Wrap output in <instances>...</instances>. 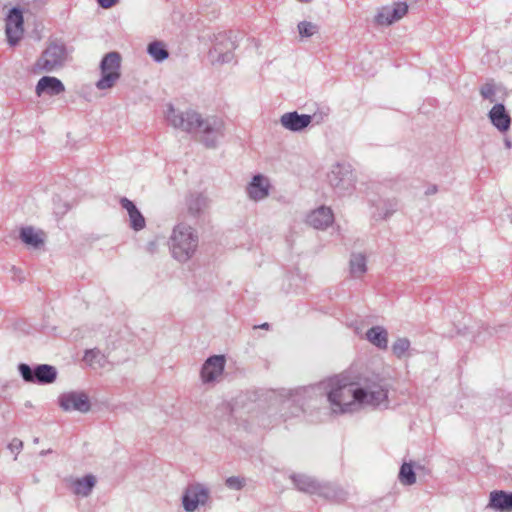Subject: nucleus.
Returning a JSON list of instances; mask_svg holds the SVG:
<instances>
[{"label": "nucleus", "instance_id": "11", "mask_svg": "<svg viewBox=\"0 0 512 512\" xmlns=\"http://www.w3.org/2000/svg\"><path fill=\"white\" fill-rule=\"evenodd\" d=\"M327 180L331 187L342 193L353 187L354 177L350 165L336 163L331 166L327 174Z\"/></svg>", "mask_w": 512, "mask_h": 512}, {"label": "nucleus", "instance_id": "7", "mask_svg": "<svg viewBox=\"0 0 512 512\" xmlns=\"http://www.w3.org/2000/svg\"><path fill=\"white\" fill-rule=\"evenodd\" d=\"M211 498V491L206 484L193 482L188 484L182 496V506L186 512H195L206 506Z\"/></svg>", "mask_w": 512, "mask_h": 512}, {"label": "nucleus", "instance_id": "19", "mask_svg": "<svg viewBox=\"0 0 512 512\" xmlns=\"http://www.w3.org/2000/svg\"><path fill=\"white\" fill-rule=\"evenodd\" d=\"M334 221V215L329 207L321 206L313 210L307 217V223L315 229L325 230Z\"/></svg>", "mask_w": 512, "mask_h": 512}, {"label": "nucleus", "instance_id": "40", "mask_svg": "<svg viewBox=\"0 0 512 512\" xmlns=\"http://www.w3.org/2000/svg\"><path fill=\"white\" fill-rule=\"evenodd\" d=\"M438 191V188L436 185H430L426 190H425V195L429 196V195H433V194H436Z\"/></svg>", "mask_w": 512, "mask_h": 512}, {"label": "nucleus", "instance_id": "18", "mask_svg": "<svg viewBox=\"0 0 512 512\" xmlns=\"http://www.w3.org/2000/svg\"><path fill=\"white\" fill-rule=\"evenodd\" d=\"M64 91L65 86L61 80L52 76H43L39 79L35 87V93L38 97L42 95L58 96Z\"/></svg>", "mask_w": 512, "mask_h": 512}, {"label": "nucleus", "instance_id": "34", "mask_svg": "<svg viewBox=\"0 0 512 512\" xmlns=\"http://www.w3.org/2000/svg\"><path fill=\"white\" fill-rule=\"evenodd\" d=\"M410 347V342L406 338L397 339L392 345L393 353L398 357L402 358Z\"/></svg>", "mask_w": 512, "mask_h": 512}, {"label": "nucleus", "instance_id": "21", "mask_svg": "<svg viewBox=\"0 0 512 512\" xmlns=\"http://www.w3.org/2000/svg\"><path fill=\"white\" fill-rule=\"evenodd\" d=\"M120 203L122 208L125 209L128 213L130 227L135 231L144 229L146 221L136 205L125 197L120 200Z\"/></svg>", "mask_w": 512, "mask_h": 512}, {"label": "nucleus", "instance_id": "13", "mask_svg": "<svg viewBox=\"0 0 512 512\" xmlns=\"http://www.w3.org/2000/svg\"><path fill=\"white\" fill-rule=\"evenodd\" d=\"M210 199L201 192H190L184 199V210L191 219H200L209 209Z\"/></svg>", "mask_w": 512, "mask_h": 512}, {"label": "nucleus", "instance_id": "28", "mask_svg": "<svg viewBox=\"0 0 512 512\" xmlns=\"http://www.w3.org/2000/svg\"><path fill=\"white\" fill-rule=\"evenodd\" d=\"M349 268L352 277H362L367 271L366 256L363 253H352L349 261Z\"/></svg>", "mask_w": 512, "mask_h": 512}, {"label": "nucleus", "instance_id": "23", "mask_svg": "<svg viewBox=\"0 0 512 512\" xmlns=\"http://www.w3.org/2000/svg\"><path fill=\"white\" fill-rule=\"evenodd\" d=\"M489 508L507 512L512 510V492L502 490L492 491L490 493Z\"/></svg>", "mask_w": 512, "mask_h": 512}, {"label": "nucleus", "instance_id": "41", "mask_svg": "<svg viewBox=\"0 0 512 512\" xmlns=\"http://www.w3.org/2000/svg\"><path fill=\"white\" fill-rule=\"evenodd\" d=\"M260 327L263 328V329H267L269 327V324L268 323H264Z\"/></svg>", "mask_w": 512, "mask_h": 512}, {"label": "nucleus", "instance_id": "31", "mask_svg": "<svg viewBox=\"0 0 512 512\" xmlns=\"http://www.w3.org/2000/svg\"><path fill=\"white\" fill-rule=\"evenodd\" d=\"M148 54L157 62H162L169 57L166 45L161 41H153L147 47Z\"/></svg>", "mask_w": 512, "mask_h": 512}, {"label": "nucleus", "instance_id": "25", "mask_svg": "<svg viewBox=\"0 0 512 512\" xmlns=\"http://www.w3.org/2000/svg\"><path fill=\"white\" fill-rule=\"evenodd\" d=\"M44 236L42 231L31 226L21 228L19 234L21 241L33 249H38L44 244Z\"/></svg>", "mask_w": 512, "mask_h": 512}, {"label": "nucleus", "instance_id": "37", "mask_svg": "<svg viewBox=\"0 0 512 512\" xmlns=\"http://www.w3.org/2000/svg\"><path fill=\"white\" fill-rule=\"evenodd\" d=\"M22 446H23V443L22 441H20L19 439H13L10 444H9V449L11 450V452H15V453H19L20 450L22 449Z\"/></svg>", "mask_w": 512, "mask_h": 512}, {"label": "nucleus", "instance_id": "12", "mask_svg": "<svg viewBox=\"0 0 512 512\" xmlns=\"http://www.w3.org/2000/svg\"><path fill=\"white\" fill-rule=\"evenodd\" d=\"M407 12L408 5L406 2H396L379 8L374 21L377 25L389 26L401 20Z\"/></svg>", "mask_w": 512, "mask_h": 512}, {"label": "nucleus", "instance_id": "4", "mask_svg": "<svg viewBox=\"0 0 512 512\" xmlns=\"http://www.w3.org/2000/svg\"><path fill=\"white\" fill-rule=\"evenodd\" d=\"M69 60V51L66 45L59 40H52L42 52L35 63V70L43 73L57 71L65 66Z\"/></svg>", "mask_w": 512, "mask_h": 512}, {"label": "nucleus", "instance_id": "10", "mask_svg": "<svg viewBox=\"0 0 512 512\" xmlns=\"http://www.w3.org/2000/svg\"><path fill=\"white\" fill-rule=\"evenodd\" d=\"M58 405L65 412L88 413L91 403L84 391H68L59 395Z\"/></svg>", "mask_w": 512, "mask_h": 512}, {"label": "nucleus", "instance_id": "22", "mask_svg": "<svg viewBox=\"0 0 512 512\" xmlns=\"http://www.w3.org/2000/svg\"><path fill=\"white\" fill-rule=\"evenodd\" d=\"M96 484V478L89 474L82 478H72L69 480V487L72 492L81 497H87L92 492Z\"/></svg>", "mask_w": 512, "mask_h": 512}, {"label": "nucleus", "instance_id": "39", "mask_svg": "<svg viewBox=\"0 0 512 512\" xmlns=\"http://www.w3.org/2000/svg\"><path fill=\"white\" fill-rule=\"evenodd\" d=\"M157 248H158V242L156 240L150 241L146 247L147 251L150 253L156 252Z\"/></svg>", "mask_w": 512, "mask_h": 512}, {"label": "nucleus", "instance_id": "9", "mask_svg": "<svg viewBox=\"0 0 512 512\" xmlns=\"http://www.w3.org/2000/svg\"><path fill=\"white\" fill-rule=\"evenodd\" d=\"M18 371L25 382L38 384H51L57 378V370L48 364H39L32 369L26 363L18 365Z\"/></svg>", "mask_w": 512, "mask_h": 512}, {"label": "nucleus", "instance_id": "3", "mask_svg": "<svg viewBox=\"0 0 512 512\" xmlns=\"http://www.w3.org/2000/svg\"><path fill=\"white\" fill-rule=\"evenodd\" d=\"M194 132L198 141L207 148H215L224 135V121L216 115H203L198 112Z\"/></svg>", "mask_w": 512, "mask_h": 512}, {"label": "nucleus", "instance_id": "8", "mask_svg": "<svg viewBox=\"0 0 512 512\" xmlns=\"http://www.w3.org/2000/svg\"><path fill=\"white\" fill-rule=\"evenodd\" d=\"M197 114L198 111L195 109L188 108L186 110H180L169 103L166 105L164 116L167 123L173 128L192 133L194 132Z\"/></svg>", "mask_w": 512, "mask_h": 512}, {"label": "nucleus", "instance_id": "24", "mask_svg": "<svg viewBox=\"0 0 512 512\" xmlns=\"http://www.w3.org/2000/svg\"><path fill=\"white\" fill-rule=\"evenodd\" d=\"M294 486L301 492L307 493L310 495H315L318 489L319 481L307 474H292L290 476Z\"/></svg>", "mask_w": 512, "mask_h": 512}, {"label": "nucleus", "instance_id": "36", "mask_svg": "<svg viewBox=\"0 0 512 512\" xmlns=\"http://www.w3.org/2000/svg\"><path fill=\"white\" fill-rule=\"evenodd\" d=\"M225 485L232 490H241L246 485V480L239 476H230L226 479Z\"/></svg>", "mask_w": 512, "mask_h": 512}, {"label": "nucleus", "instance_id": "35", "mask_svg": "<svg viewBox=\"0 0 512 512\" xmlns=\"http://www.w3.org/2000/svg\"><path fill=\"white\" fill-rule=\"evenodd\" d=\"M301 37H311L318 32V26L312 22L302 21L298 24Z\"/></svg>", "mask_w": 512, "mask_h": 512}, {"label": "nucleus", "instance_id": "5", "mask_svg": "<svg viewBox=\"0 0 512 512\" xmlns=\"http://www.w3.org/2000/svg\"><path fill=\"white\" fill-rule=\"evenodd\" d=\"M237 47L232 32H219L215 35L213 47L209 50V58L213 64L230 63L234 58V50Z\"/></svg>", "mask_w": 512, "mask_h": 512}, {"label": "nucleus", "instance_id": "42", "mask_svg": "<svg viewBox=\"0 0 512 512\" xmlns=\"http://www.w3.org/2000/svg\"><path fill=\"white\" fill-rule=\"evenodd\" d=\"M505 145H506V147L510 148V146H511L510 141H505Z\"/></svg>", "mask_w": 512, "mask_h": 512}, {"label": "nucleus", "instance_id": "26", "mask_svg": "<svg viewBox=\"0 0 512 512\" xmlns=\"http://www.w3.org/2000/svg\"><path fill=\"white\" fill-rule=\"evenodd\" d=\"M372 206L376 208L374 212H372L373 217L376 220L386 219L390 217L397 210V201L395 199L392 200H382L379 199L377 201H370Z\"/></svg>", "mask_w": 512, "mask_h": 512}, {"label": "nucleus", "instance_id": "30", "mask_svg": "<svg viewBox=\"0 0 512 512\" xmlns=\"http://www.w3.org/2000/svg\"><path fill=\"white\" fill-rule=\"evenodd\" d=\"M343 494L342 489L335 483L319 481L315 495L325 499H339Z\"/></svg>", "mask_w": 512, "mask_h": 512}, {"label": "nucleus", "instance_id": "27", "mask_svg": "<svg viewBox=\"0 0 512 512\" xmlns=\"http://www.w3.org/2000/svg\"><path fill=\"white\" fill-rule=\"evenodd\" d=\"M366 339L379 349H386L388 346V333L382 326L370 328L366 332Z\"/></svg>", "mask_w": 512, "mask_h": 512}, {"label": "nucleus", "instance_id": "14", "mask_svg": "<svg viewBox=\"0 0 512 512\" xmlns=\"http://www.w3.org/2000/svg\"><path fill=\"white\" fill-rule=\"evenodd\" d=\"M271 190V183L267 176L262 174L254 175L246 186V194L252 201L259 202L266 199Z\"/></svg>", "mask_w": 512, "mask_h": 512}, {"label": "nucleus", "instance_id": "38", "mask_svg": "<svg viewBox=\"0 0 512 512\" xmlns=\"http://www.w3.org/2000/svg\"><path fill=\"white\" fill-rule=\"evenodd\" d=\"M102 8H110L114 6L117 0H97Z\"/></svg>", "mask_w": 512, "mask_h": 512}, {"label": "nucleus", "instance_id": "32", "mask_svg": "<svg viewBox=\"0 0 512 512\" xmlns=\"http://www.w3.org/2000/svg\"><path fill=\"white\" fill-rule=\"evenodd\" d=\"M398 479L401 484L411 486L416 483V475L413 470L412 464L403 463L400 467Z\"/></svg>", "mask_w": 512, "mask_h": 512}, {"label": "nucleus", "instance_id": "33", "mask_svg": "<svg viewBox=\"0 0 512 512\" xmlns=\"http://www.w3.org/2000/svg\"><path fill=\"white\" fill-rule=\"evenodd\" d=\"M480 95L484 100H487L489 103H497V87L493 83H485L480 88Z\"/></svg>", "mask_w": 512, "mask_h": 512}, {"label": "nucleus", "instance_id": "15", "mask_svg": "<svg viewBox=\"0 0 512 512\" xmlns=\"http://www.w3.org/2000/svg\"><path fill=\"white\" fill-rule=\"evenodd\" d=\"M23 15L20 9L12 8L6 18V35L10 45H16L23 36Z\"/></svg>", "mask_w": 512, "mask_h": 512}, {"label": "nucleus", "instance_id": "17", "mask_svg": "<svg viewBox=\"0 0 512 512\" xmlns=\"http://www.w3.org/2000/svg\"><path fill=\"white\" fill-rule=\"evenodd\" d=\"M279 122L288 131L302 132L311 124L312 116L299 114L297 111L286 112L281 115Z\"/></svg>", "mask_w": 512, "mask_h": 512}, {"label": "nucleus", "instance_id": "20", "mask_svg": "<svg viewBox=\"0 0 512 512\" xmlns=\"http://www.w3.org/2000/svg\"><path fill=\"white\" fill-rule=\"evenodd\" d=\"M492 125L499 132H506L511 126V117L502 103H496L488 113Z\"/></svg>", "mask_w": 512, "mask_h": 512}, {"label": "nucleus", "instance_id": "16", "mask_svg": "<svg viewBox=\"0 0 512 512\" xmlns=\"http://www.w3.org/2000/svg\"><path fill=\"white\" fill-rule=\"evenodd\" d=\"M225 367V357L214 355L209 357L201 368V380L203 383H213L222 375Z\"/></svg>", "mask_w": 512, "mask_h": 512}, {"label": "nucleus", "instance_id": "1", "mask_svg": "<svg viewBox=\"0 0 512 512\" xmlns=\"http://www.w3.org/2000/svg\"><path fill=\"white\" fill-rule=\"evenodd\" d=\"M279 397L283 420L306 413L304 404L310 408L318 397H326L331 414L343 415L365 407H387L388 387L381 379H369L346 371L316 385L283 390Z\"/></svg>", "mask_w": 512, "mask_h": 512}, {"label": "nucleus", "instance_id": "6", "mask_svg": "<svg viewBox=\"0 0 512 512\" xmlns=\"http://www.w3.org/2000/svg\"><path fill=\"white\" fill-rule=\"evenodd\" d=\"M121 57L117 52L107 53L100 63L101 78L96 82L99 90L112 88L120 78Z\"/></svg>", "mask_w": 512, "mask_h": 512}, {"label": "nucleus", "instance_id": "2", "mask_svg": "<svg viewBox=\"0 0 512 512\" xmlns=\"http://www.w3.org/2000/svg\"><path fill=\"white\" fill-rule=\"evenodd\" d=\"M168 246L173 259L186 263L194 257L199 246L197 230L184 221L178 222L172 229Z\"/></svg>", "mask_w": 512, "mask_h": 512}, {"label": "nucleus", "instance_id": "29", "mask_svg": "<svg viewBox=\"0 0 512 512\" xmlns=\"http://www.w3.org/2000/svg\"><path fill=\"white\" fill-rule=\"evenodd\" d=\"M83 360L95 370L106 368L109 365L107 357L99 349L87 350Z\"/></svg>", "mask_w": 512, "mask_h": 512}]
</instances>
